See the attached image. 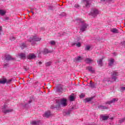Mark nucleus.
<instances>
[{
    "label": "nucleus",
    "instance_id": "nucleus-36",
    "mask_svg": "<svg viewBox=\"0 0 125 125\" xmlns=\"http://www.w3.org/2000/svg\"><path fill=\"white\" fill-rule=\"evenodd\" d=\"M51 63H52L51 62H47L45 63L46 66V67H49V66H50V65H51Z\"/></svg>",
    "mask_w": 125,
    "mask_h": 125
},
{
    "label": "nucleus",
    "instance_id": "nucleus-42",
    "mask_svg": "<svg viewBox=\"0 0 125 125\" xmlns=\"http://www.w3.org/2000/svg\"><path fill=\"white\" fill-rule=\"evenodd\" d=\"M23 69L25 70V71H29L30 68L28 67L24 66Z\"/></svg>",
    "mask_w": 125,
    "mask_h": 125
},
{
    "label": "nucleus",
    "instance_id": "nucleus-48",
    "mask_svg": "<svg viewBox=\"0 0 125 125\" xmlns=\"http://www.w3.org/2000/svg\"><path fill=\"white\" fill-rule=\"evenodd\" d=\"M32 99H30L28 102V104H30V103H32Z\"/></svg>",
    "mask_w": 125,
    "mask_h": 125
},
{
    "label": "nucleus",
    "instance_id": "nucleus-4",
    "mask_svg": "<svg viewBox=\"0 0 125 125\" xmlns=\"http://www.w3.org/2000/svg\"><path fill=\"white\" fill-rule=\"evenodd\" d=\"M118 76H119V72L116 71H113L111 72V79L114 82H116L117 79H118Z\"/></svg>",
    "mask_w": 125,
    "mask_h": 125
},
{
    "label": "nucleus",
    "instance_id": "nucleus-15",
    "mask_svg": "<svg viewBox=\"0 0 125 125\" xmlns=\"http://www.w3.org/2000/svg\"><path fill=\"white\" fill-rule=\"evenodd\" d=\"M89 86L91 87V88H95L96 87V84L95 83H92V81H90L89 83Z\"/></svg>",
    "mask_w": 125,
    "mask_h": 125
},
{
    "label": "nucleus",
    "instance_id": "nucleus-23",
    "mask_svg": "<svg viewBox=\"0 0 125 125\" xmlns=\"http://www.w3.org/2000/svg\"><path fill=\"white\" fill-rule=\"evenodd\" d=\"M76 99V98H75V94H72L69 97V100L70 101H74Z\"/></svg>",
    "mask_w": 125,
    "mask_h": 125
},
{
    "label": "nucleus",
    "instance_id": "nucleus-32",
    "mask_svg": "<svg viewBox=\"0 0 125 125\" xmlns=\"http://www.w3.org/2000/svg\"><path fill=\"white\" fill-rule=\"evenodd\" d=\"M50 44H51V45H55L56 44V42H55V41H51L49 42Z\"/></svg>",
    "mask_w": 125,
    "mask_h": 125
},
{
    "label": "nucleus",
    "instance_id": "nucleus-45",
    "mask_svg": "<svg viewBox=\"0 0 125 125\" xmlns=\"http://www.w3.org/2000/svg\"><path fill=\"white\" fill-rule=\"evenodd\" d=\"M74 7H76V8H78V7H80V5L76 4L75 5Z\"/></svg>",
    "mask_w": 125,
    "mask_h": 125
},
{
    "label": "nucleus",
    "instance_id": "nucleus-16",
    "mask_svg": "<svg viewBox=\"0 0 125 125\" xmlns=\"http://www.w3.org/2000/svg\"><path fill=\"white\" fill-rule=\"evenodd\" d=\"M19 57L21 59H26V54L24 53H21L19 54Z\"/></svg>",
    "mask_w": 125,
    "mask_h": 125
},
{
    "label": "nucleus",
    "instance_id": "nucleus-21",
    "mask_svg": "<svg viewBox=\"0 0 125 125\" xmlns=\"http://www.w3.org/2000/svg\"><path fill=\"white\" fill-rule=\"evenodd\" d=\"M85 62L87 63V64H90V63H91V62H92L93 61L92 60H91V59L90 58H86L85 60H84Z\"/></svg>",
    "mask_w": 125,
    "mask_h": 125
},
{
    "label": "nucleus",
    "instance_id": "nucleus-28",
    "mask_svg": "<svg viewBox=\"0 0 125 125\" xmlns=\"http://www.w3.org/2000/svg\"><path fill=\"white\" fill-rule=\"evenodd\" d=\"M51 114H50V111H48L47 112H45L44 113V116L46 118H49V116H50Z\"/></svg>",
    "mask_w": 125,
    "mask_h": 125
},
{
    "label": "nucleus",
    "instance_id": "nucleus-13",
    "mask_svg": "<svg viewBox=\"0 0 125 125\" xmlns=\"http://www.w3.org/2000/svg\"><path fill=\"white\" fill-rule=\"evenodd\" d=\"M37 57L34 54H30L27 56V59L31 60V59H35Z\"/></svg>",
    "mask_w": 125,
    "mask_h": 125
},
{
    "label": "nucleus",
    "instance_id": "nucleus-12",
    "mask_svg": "<svg viewBox=\"0 0 125 125\" xmlns=\"http://www.w3.org/2000/svg\"><path fill=\"white\" fill-rule=\"evenodd\" d=\"M77 46V47H81V45H82V44L80 42H79V40L77 41V42H75L74 43H72V46H74V45H76Z\"/></svg>",
    "mask_w": 125,
    "mask_h": 125
},
{
    "label": "nucleus",
    "instance_id": "nucleus-3",
    "mask_svg": "<svg viewBox=\"0 0 125 125\" xmlns=\"http://www.w3.org/2000/svg\"><path fill=\"white\" fill-rule=\"evenodd\" d=\"M2 112L4 114H5V115H6V114H8V113H11V112H13V109H8L7 107V105H4L2 107Z\"/></svg>",
    "mask_w": 125,
    "mask_h": 125
},
{
    "label": "nucleus",
    "instance_id": "nucleus-24",
    "mask_svg": "<svg viewBox=\"0 0 125 125\" xmlns=\"http://www.w3.org/2000/svg\"><path fill=\"white\" fill-rule=\"evenodd\" d=\"M93 99V97L86 98L84 99L85 103H87V102H90Z\"/></svg>",
    "mask_w": 125,
    "mask_h": 125
},
{
    "label": "nucleus",
    "instance_id": "nucleus-1",
    "mask_svg": "<svg viewBox=\"0 0 125 125\" xmlns=\"http://www.w3.org/2000/svg\"><path fill=\"white\" fill-rule=\"evenodd\" d=\"M42 40V38H39L38 36H33L32 38L31 37L29 40L28 42H31L32 45H36L37 44V42H40Z\"/></svg>",
    "mask_w": 125,
    "mask_h": 125
},
{
    "label": "nucleus",
    "instance_id": "nucleus-5",
    "mask_svg": "<svg viewBox=\"0 0 125 125\" xmlns=\"http://www.w3.org/2000/svg\"><path fill=\"white\" fill-rule=\"evenodd\" d=\"M11 82H12V79L7 80L4 77H3L2 80H0V83L1 84H8L9 83H11Z\"/></svg>",
    "mask_w": 125,
    "mask_h": 125
},
{
    "label": "nucleus",
    "instance_id": "nucleus-2",
    "mask_svg": "<svg viewBox=\"0 0 125 125\" xmlns=\"http://www.w3.org/2000/svg\"><path fill=\"white\" fill-rule=\"evenodd\" d=\"M98 14H99V11L96 8H92L91 10L90 13L89 14V15H91L92 17H96Z\"/></svg>",
    "mask_w": 125,
    "mask_h": 125
},
{
    "label": "nucleus",
    "instance_id": "nucleus-54",
    "mask_svg": "<svg viewBox=\"0 0 125 125\" xmlns=\"http://www.w3.org/2000/svg\"><path fill=\"white\" fill-rule=\"evenodd\" d=\"M31 12L33 13V14H34V12H33V11H31Z\"/></svg>",
    "mask_w": 125,
    "mask_h": 125
},
{
    "label": "nucleus",
    "instance_id": "nucleus-7",
    "mask_svg": "<svg viewBox=\"0 0 125 125\" xmlns=\"http://www.w3.org/2000/svg\"><path fill=\"white\" fill-rule=\"evenodd\" d=\"M82 25L81 27L80 28V31L82 32H84L85 30H86V28L87 27H88V24L83 22V21L81 22Z\"/></svg>",
    "mask_w": 125,
    "mask_h": 125
},
{
    "label": "nucleus",
    "instance_id": "nucleus-29",
    "mask_svg": "<svg viewBox=\"0 0 125 125\" xmlns=\"http://www.w3.org/2000/svg\"><path fill=\"white\" fill-rule=\"evenodd\" d=\"M71 114V110H68L67 111L63 113V116H69Z\"/></svg>",
    "mask_w": 125,
    "mask_h": 125
},
{
    "label": "nucleus",
    "instance_id": "nucleus-25",
    "mask_svg": "<svg viewBox=\"0 0 125 125\" xmlns=\"http://www.w3.org/2000/svg\"><path fill=\"white\" fill-rule=\"evenodd\" d=\"M83 58L81 56H78L77 58H75V60H74V62H76V61H82L83 60Z\"/></svg>",
    "mask_w": 125,
    "mask_h": 125
},
{
    "label": "nucleus",
    "instance_id": "nucleus-37",
    "mask_svg": "<svg viewBox=\"0 0 125 125\" xmlns=\"http://www.w3.org/2000/svg\"><path fill=\"white\" fill-rule=\"evenodd\" d=\"M9 63H5L3 65V68H9Z\"/></svg>",
    "mask_w": 125,
    "mask_h": 125
},
{
    "label": "nucleus",
    "instance_id": "nucleus-53",
    "mask_svg": "<svg viewBox=\"0 0 125 125\" xmlns=\"http://www.w3.org/2000/svg\"><path fill=\"white\" fill-rule=\"evenodd\" d=\"M28 105V103L25 104V106Z\"/></svg>",
    "mask_w": 125,
    "mask_h": 125
},
{
    "label": "nucleus",
    "instance_id": "nucleus-27",
    "mask_svg": "<svg viewBox=\"0 0 125 125\" xmlns=\"http://www.w3.org/2000/svg\"><path fill=\"white\" fill-rule=\"evenodd\" d=\"M114 62H115V60L113 59H111L108 63L109 66H113V64H114Z\"/></svg>",
    "mask_w": 125,
    "mask_h": 125
},
{
    "label": "nucleus",
    "instance_id": "nucleus-31",
    "mask_svg": "<svg viewBox=\"0 0 125 125\" xmlns=\"http://www.w3.org/2000/svg\"><path fill=\"white\" fill-rule=\"evenodd\" d=\"M21 47L22 49H23L27 47V45H26L25 43L23 42V43H21Z\"/></svg>",
    "mask_w": 125,
    "mask_h": 125
},
{
    "label": "nucleus",
    "instance_id": "nucleus-17",
    "mask_svg": "<svg viewBox=\"0 0 125 125\" xmlns=\"http://www.w3.org/2000/svg\"><path fill=\"white\" fill-rule=\"evenodd\" d=\"M100 117H101V119H102L103 121H107V120H108V119L109 118V116H104L103 115H100Z\"/></svg>",
    "mask_w": 125,
    "mask_h": 125
},
{
    "label": "nucleus",
    "instance_id": "nucleus-9",
    "mask_svg": "<svg viewBox=\"0 0 125 125\" xmlns=\"http://www.w3.org/2000/svg\"><path fill=\"white\" fill-rule=\"evenodd\" d=\"M4 58L6 61H11L15 60V58H12L10 55H5Z\"/></svg>",
    "mask_w": 125,
    "mask_h": 125
},
{
    "label": "nucleus",
    "instance_id": "nucleus-6",
    "mask_svg": "<svg viewBox=\"0 0 125 125\" xmlns=\"http://www.w3.org/2000/svg\"><path fill=\"white\" fill-rule=\"evenodd\" d=\"M60 106H61V104L60 103V101L59 100H56L55 106H51L50 108L51 109H56L57 110H59L60 109Z\"/></svg>",
    "mask_w": 125,
    "mask_h": 125
},
{
    "label": "nucleus",
    "instance_id": "nucleus-33",
    "mask_svg": "<svg viewBox=\"0 0 125 125\" xmlns=\"http://www.w3.org/2000/svg\"><path fill=\"white\" fill-rule=\"evenodd\" d=\"M101 1H106V2H114V0H101Z\"/></svg>",
    "mask_w": 125,
    "mask_h": 125
},
{
    "label": "nucleus",
    "instance_id": "nucleus-49",
    "mask_svg": "<svg viewBox=\"0 0 125 125\" xmlns=\"http://www.w3.org/2000/svg\"><path fill=\"white\" fill-rule=\"evenodd\" d=\"M42 62H38V64H39V65H41V64H42Z\"/></svg>",
    "mask_w": 125,
    "mask_h": 125
},
{
    "label": "nucleus",
    "instance_id": "nucleus-50",
    "mask_svg": "<svg viewBox=\"0 0 125 125\" xmlns=\"http://www.w3.org/2000/svg\"><path fill=\"white\" fill-rule=\"evenodd\" d=\"M58 37H61V35H60V33H59V35H58Z\"/></svg>",
    "mask_w": 125,
    "mask_h": 125
},
{
    "label": "nucleus",
    "instance_id": "nucleus-47",
    "mask_svg": "<svg viewBox=\"0 0 125 125\" xmlns=\"http://www.w3.org/2000/svg\"><path fill=\"white\" fill-rule=\"evenodd\" d=\"M1 32H2V27L0 26V35L1 34Z\"/></svg>",
    "mask_w": 125,
    "mask_h": 125
},
{
    "label": "nucleus",
    "instance_id": "nucleus-10",
    "mask_svg": "<svg viewBox=\"0 0 125 125\" xmlns=\"http://www.w3.org/2000/svg\"><path fill=\"white\" fill-rule=\"evenodd\" d=\"M60 103L62 107H66L68 105V104H67V99L64 98L61 100Z\"/></svg>",
    "mask_w": 125,
    "mask_h": 125
},
{
    "label": "nucleus",
    "instance_id": "nucleus-14",
    "mask_svg": "<svg viewBox=\"0 0 125 125\" xmlns=\"http://www.w3.org/2000/svg\"><path fill=\"white\" fill-rule=\"evenodd\" d=\"M97 62L100 67H102L103 66V58L97 61Z\"/></svg>",
    "mask_w": 125,
    "mask_h": 125
},
{
    "label": "nucleus",
    "instance_id": "nucleus-44",
    "mask_svg": "<svg viewBox=\"0 0 125 125\" xmlns=\"http://www.w3.org/2000/svg\"><path fill=\"white\" fill-rule=\"evenodd\" d=\"M10 40H11V41H15L16 38L14 37H12L10 38Z\"/></svg>",
    "mask_w": 125,
    "mask_h": 125
},
{
    "label": "nucleus",
    "instance_id": "nucleus-39",
    "mask_svg": "<svg viewBox=\"0 0 125 125\" xmlns=\"http://www.w3.org/2000/svg\"><path fill=\"white\" fill-rule=\"evenodd\" d=\"M85 94H83V93H82L80 95V98H83V97H85Z\"/></svg>",
    "mask_w": 125,
    "mask_h": 125
},
{
    "label": "nucleus",
    "instance_id": "nucleus-34",
    "mask_svg": "<svg viewBox=\"0 0 125 125\" xmlns=\"http://www.w3.org/2000/svg\"><path fill=\"white\" fill-rule=\"evenodd\" d=\"M31 124L33 125H37L39 124V122H38V121H34L32 122Z\"/></svg>",
    "mask_w": 125,
    "mask_h": 125
},
{
    "label": "nucleus",
    "instance_id": "nucleus-43",
    "mask_svg": "<svg viewBox=\"0 0 125 125\" xmlns=\"http://www.w3.org/2000/svg\"><path fill=\"white\" fill-rule=\"evenodd\" d=\"M9 18L8 17H5L4 21H8Z\"/></svg>",
    "mask_w": 125,
    "mask_h": 125
},
{
    "label": "nucleus",
    "instance_id": "nucleus-22",
    "mask_svg": "<svg viewBox=\"0 0 125 125\" xmlns=\"http://www.w3.org/2000/svg\"><path fill=\"white\" fill-rule=\"evenodd\" d=\"M84 3L85 4L86 7H89L90 4H89V2H88V0H83Z\"/></svg>",
    "mask_w": 125,
    "mask_h": 125
},
{
    "label": "nucleus",
    "instance_id": "nucleus-30",
    "mask_svg": "<svg viewBox=\"0 0 125 125\" xmlns=\"http://www.w3.org/2000/svg\"><path fill=\"white\" fill-rule=\"evenodd\" d=\"M5 13H6V12L2 9H0V15H1V16H3Z\"/></svg>",
    "mask_w": 125,
    "mask_h": 125
},
{
    "label": "nucleus",
    "instance_id": "nucleus-19",
    "mask_svg": "<svg viewBox=\"0 0 125 125\" xmlns=\"http://www.w3.org/2000/svg\"><path fill=\"white\" fill-rule=\"evenodd\" d=\"M51 52H52V51L48 50L47 49H44L43 51V54H47L48 53H51Z\"/></svg>",
    "mask_w": 125,
    "mask_h": 125
},
{
    "label": "nucleus",
    "instance_id": "nucleus-8",
    "mask_svg": "<svg viewBox=\"0 0 125 125\" xmlns=\"http://www.w3.org/2000/svg\"><path fill=\"white\" fill-rule=\"evenodd\" d=\"M56 91L59 93H61L63 91V85L62 84H59L56 87Z\"/></svg>",
    "mask_w": 125,
    "mask_h": 125
},
{
    "label": "nucleus",
    "instance_id": "nucleus-51",
    "mask_svg": "<svg viewBox=\"0 0 125 125\" xmlns=\"http://www.w3.org/2000/svg\"><path fill=\"white\" fill-rule=\"evenodd\" d=\"M72 109H73V110H75V107L74 106L72 107Z\"/></svg>",
    "mask_w": 125,
    "mask_h": 125
},
{
    "label": "nucleus",
    "instance_id": "nucleus-40",
    "mask_svg": "<svg viewBox=\"0 0 125 125\" xmlns=\"http://www.w3.org/2000/svg\"><path fill=\"white\" fill-rule=\"evenodd\" d=\"M60 16H62V17H64V16H66V13H62L60 15Z\"/></svg>",
    "mask_w": 125,
    "mask_h": 125
},
{
    "label": "nucleus",
    "instance_id": "nucleus-26",
    "mask_svg": "<svg viewBox=\"0 0 125 125\" xmlns=\"http://www.w3.org/2000/svg\"><path fill=\"white\" fill-rule=\"evenodd\" d=\"M87 69L89 72H91V73H92V74H93V73H94L95 72L94 70L92 69V67L91 66L87 67Z\"/></svg>",
    "mask_w": 125,
    "mask_h": 125
},
{
    "label": "nucleus",
    "instance_id": "nucleus-20",
    "mask_svg": "<svg viewBox=\"0 0 125 125\" xmlns=\"http://www.w3.org/2000/svg\"><path fill=\"white\" fill-rule=\"evenodd\" d=\"M99 109L100 110H106V109H108V107H106V106L104 105H99L98 107Z\"/></svg>",
    "mask_w": 125,
    "mask_h": 125
},
{
    "label": "nucleus",
    "instance_id": "nucleus-38",
    "mask_svg": "<svg viewBox=\"0 0 125 125\" xmlns=\"http://www.w3.org/2000/svg\"><path fill=\"white\" fill-rule=\"evenodd\" d=\"M120 90H121V91H122V92H124V90H125V86L120 87Z\"/></svg>",
    "mask_w": 125,
    "mask_h": 125
},
{
    "label": "nucleus",
    "instance_id": "nucleus-55",
    "mask_svg": "<svg viewBox=\"0 0 125 125\" xmlns=\"http://www.w3.org/2000/svg\"><path fill=\"white\" fill-rule=\"evenodd\" d=\"M111 119L113 120V118H112Z\"/></svg>",
    "mask_w": 125,
    "mask_h": 125
},
{
    "label": "nucleus",
    "instance_id": "nucleus-41",
    "mask_svg": "<svg viewBox=\"0 0 125 125\" xmlns=\"http://www.w3.org/2000/svg\"><path fill=\"white\" fill-rule=\"evenodd\" d=\"M89 49H90V46H86L85 48V50H89Z\"/></svg>",
    "mask_w": 125,
    "mask_h": 125
},
{
    "label": "nucleus",
    "instance_id": "nucleus-11",
    "mask_svg": "<svg viewBox=\"0 0 125 125\" xmlns=\"http://www.w3.org/2000/svg\"><path fill=\"white\" fill-rule=\"evenodd\" d=\"M119 100L116 98H113L112 100L109 101L107 102L105 104H108L110 105V104H113V103H115L116 102L118 101Z\"/></svg>",
    "mask_w": 125,
    "mask_h": 125
},
{
    "label": "nucleus",
    "instance_id": "nucleus-52",
    "mask_svg": "<svg viewBox=\"0 0 125 125\" xmlns=\"http://www.w3.org/2000/svg\"><path fill=\"white\" fill-rule=\"evenodd\" d=\"M123 44L125 45V41L123 42Z\"/></svg>",
    "mask_w": 125,
    "mask_h": 125
},
{
    "label": "nucleus",
    "instance_id": "nucleus-46",
    "mask_svg": "<svg viewBox=\"0 0 125 125\" xmlns=\"http://www.w3.org/2000/svg\"><path fill=\"white\" fill-rule=\"evenodd\" d=\"M49 9H50V10H53V6H49Z\"/></svg>",
    "mask_w": 125,
    "mask_h": 125
},
{
    "label": "nucleus",
    "instance_id": "nucleus-18",
    "mask_svg": "<svg viewBox=\"0 0 125 125\" xmlns=\"http://www.w3.org/2000/svg\"><path fill=\"white\" fill-rule=\"evenodd\" d=\"M110 31L113 33V34H118L119 33V30L117 29V28H111Z\"/></svg>",
    "mask_w": 125,
    "mask_h": 125
},
{
    "label": "nucleus",
    "instance_id": "nucleus-35",
    "mask_svg": "<svg viewBox=\"0 0 125 125\" xmlns=\"http://www.w3.org/2000/svg\"><path fill=\"white\" fill-rule=\"evenodd\" d=\"M125 117L120 119L119 121V123H120V124H122V123H124V122H125Z\"/></svg>",
    "mask_w": 125,
    "mask_h": 125
}]
</instances>
